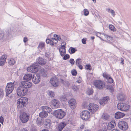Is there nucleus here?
Here are the masks:
<instances>
[{
	"label": "nucleus",
	"mask_w": 131,
	"mask_h": 131,
	"mask_svg": "<svg viewBox=\"0 0 131 131\" xmlns=\"http://www.w3.org/2000/svg\"><path fill=\"white\" fill-rule=\"evenodd\" d=\"M41 119H39L38 118L36 120V123L38 126H40L41 125Z\"/></svg>",
	"instance_id": "nucleus-41"
},
{
	"label": "nucleus",
	"mask_w": 131,
	"mask_h": 131,
	"mask_svg": "<svg viewBox=\"0 0 131 131\" xmlns=\"http://www.w3.org/2000/svg\"><path fill=\"white\" fill-rule=\"evenodd\" d=\"M93 85L97 89L102 90L105 87V83L103 81L96 80L93 82Z\"/></svg>",
	"instance_id": "nucleus-5"
},
{
	"label": "nucleus",
	"mask_w": 131,
	"mask_h": 131,
	"mask_svg": "<svg viewBox=\"0 0 131 131\" xmlns=\"http://www.w3.org/2000/svg\"><path fill=\"white\" fill-rule=\"evenodd\" d=\"M104 36L107 38V41L108 43H112L114 42V40L113 38L107 35H104Z\"/></svg>",
	"instance_id": "nucleus-26"
},
{
	"label": "nucleus",
	"mask_w": 131,
	"mask_h": 131,
	"mask_svg": "<svg viewBox=\"0 0 131 131\" xmlns=\"http://www.w3.org/2000/svg\"><path fill=\"white\" fill-rule=\"evenodd\" d=\"M30 131H37L36 129V126H34L32 127L30 129Z\"/></svg>",
	"instance_id": "nucleus-54"
},
{
	"label": "nucleus",
	"mask_w": 131,
	"mask_h": 131,
	"mask_svg": "<svg viewBox=\"0 0 131 131\" xmlns=\"http://www.w3.org/2000/svg\"><path fill=\"white\" fill-rule=\"evenodd\" d=\"M63 42H62V43L61 44V47H60V49H62V50L65 49L66 47L65 46L66 45V43H65V44H64L63 45H62V44L63 43Z\"/></svg>",
	"instance_id": "nucleus-55"
},
{
	"label": "nucleus",
	"mask_w": 131,
	"mask_h": 131,
	"mask_svg": "<svg viewBox=\"0 0 131 131\" xmlns=\"http://www.w3.org/2000/svg\"><path fill=\"white\" fill-rule=\"evenodd\" d=\"M77 51L76 48H73L72 47H70L69 50V51L71 54L74 53Z\"/></svg>",
	"instance_id": "nucleus-29"
},
{
	"label": "nucleus",
	"mask_w": 131,
	"mask_h": 131,
	"mask_svg": "<svg viewBox=\"0 0 131 131\" xmlns=\"http://www.w3.org/2000/svg\"><path fill=\"white\" fill-rule=\"evenodd\" d=\"M86 104H84V107L85 108H87L89 110H91V112L93 114L99 108V106L97 105L94 103H90L89 105H87Z\"/></svg>",
	"instance_id": "nucleus-7"
},
{
	"label": "nucleus",
	"mask_w": 131,
	"mask_h": 131,
	"mask_svg": "<svg viewBox=\"0 0 131 131\" xmlns=\"http://www.w3.org/2000/svg\"><path fill=\"white\" fill-rule=\"evenodd\" d=\"M105 81L107 83H113V80L112 78L111 77V76L108 78V79L107 80Z\"/></svg>",
	"instance_id": "nucleus-43"
},
{
	"label": "nucleus",
	"mask_w": 131,
	"mask_h": 131,
	"mask_svg": "<svg viewBox=\"0 0 131 131\" xmlns=\"http://www.w3.org/2000/svg\"><path fill=\"white\" fill-rule=\"evenodd\" d=\"M77 66L81 70H82L83 69V67L81 65V64H78Z\"/></svg>",
	"instance_id": "nucleus-59"
},
{
	"label": "nucleus",
	"mask_w": 131,
	"mask_h": 131,
	"mask_svg": "<svg viewBox=\"0 0 131 131\" xmlns=\"http://www.w3.org/2000/svg\"><path fill=\"white\" fill-rule=\"evenodd\" d=\"M51 125V121L49 119H46L45 120L44 125L46 126V127L48 129L50 128Z\"/></svg>",
	"instance_id": "nucleus-24"
},
{
	"label": "nucleus",
	"mask_w": 131,
	"mask_h": 131,
	"mask_svg": "<svg viewBox=\"0 0 131 131\" xmlns=\"http://www.w3.org/2000/svg\"><path fill=\"white\" fill-rule=\"evenodd\" d=\"M7 58V56L6 55H3L2 56L1 58V59L2 60H6V59Z\"/></svg>",
	"instance_id": "nucleus-53"
},
{
	"label": "nucleus",
	"mask_w": 131,
	"mask_h": 131,
	"mask_svg": "<svg viewBox=\"0 0 131 131\" xmlns=\"http://www.w3.org/2000/svg\"><path fill=\"white\" fill-rule=\"evenodd\" d=\"M84 15L85 16H88L89 14V12L87 9H84Z\"/></svg>",
	"instance_id": "nucleus-48"
},
{
	"label": "nucleus",
	"mask_w": 131,
	"mask_h": 131,
	"mask_svg": "<svg viewBox=\"0 0 131 131\" xmlns=\"http://www.w3.org/2000/svg\"><path fill=\"white\" fill-rule=\"evenodd\" d=\"M60 100L61 102H65L67 101V98L65 95H63L61 96Z\"/></svg>",
	"instance_id": "nucleus-35"
},
{
	"label": "nucleus",
	"mask_w": 131,
	"mask_h": 131,
	"mask_svg": "<svg viewBox=\"0 0 131 131\" xmlns=\"http://www.w3.org/2000/svg\"><path fill=\"white\" fill-rule=\"evenodd\" d=\"M4 95L3 92L2 90L0 89V98H2Z\"/></svg>",
	"instance_id": "nucleus-51"
},
{
	"label": "nucleus",
	"mask_w": 131,
	"mask_h": 131,
	"mask_svg": "<svg viewBox=\"0 0 131 131\" xmlns=\"http://www.w3.org/2000/svg\"><path fill=\"white\" fill-rule=\"evenodd\" d=\"M39 74H40V76L41 75L43 77H47L46 72L45 70L42 68L40 70Z\"/></svg>",
	"instance_id": "nucleus-23"
},
{
	"label": "nucleus",
	"mask_w": 131,
	"mask_h": 131,
	"mask_svg": "<svg viewBox=\"0 0 131 131\" xmlns=\"http://www.w3.org/2000/svg\"><path fill=\"white\" fill-rule=\"evenodd\" d=\"M76 101L73 99H71L68 102L69 106L72 109H74L76 107Z\"/></svg>",
	"instance_id": "nucleus-17"
},
{
	"label": "nucleus",
	"mask_w": 131,
	"mask_h": 131,
	"mask_svg": "<svg viewBox=\"0 0 131 131\" xmlns=\"http://www.w3.org/2000/svg\"><path fill=\"white\" fill-rule=\"evenodd\" d=\"M48 115L47 113L45 111H44L40 113L39 114V116L41 118H45Z\"/></svg>",
	"instance_id": "nucleus-27"
},
{
	"label": "nucleus",
	"mask_w": 131,
	"mask_h": 131,
	"mask_svg": "<svg viewBox=\"0 0 131 131\" xmlns=\"http://www.w3.org/2000/svg\"><path fill=\"white\" fill-rule=\"evenodd\" d=\"M82 62L81 59L80 58H78L76 60L75 63L76 65H77L78 64H81V63Z\"/></svg>",
	"instance_id": "nucleus-42"
},
{
	"label": "nucleus",
	"mask_w": 131,
	"mask_h": 131,
	"mask_svg": "<svg viewBox=\"0 0 131 131\" xmlns=\"http://www.w3.org/2000/svg\"><path fill=\"white\" fill-rule=\"evenodd\" d=\"M72 88L74 90L77 91L78 90V88L75 85H73L72 86Z\"/></svg>",
	"instance_id": "nucleus-50"
},
{
	"label": "nucleus",
	"mask_w": 131,
	"mask_h": 131,
	"mask_svg": "<svg viewBox=\"0 0 131 131\" xmlns=\"http://www.w3.org/2000/svg\"><path fill=\"white\" fill-rule=\"evenodd\" d=\"M66 114V113L61 109L55 110L53 112V115L59 119L63 118Z\"/></svg>",
	"instance_id": "nucleus-4"
},
{
	"label": "nucleus",
	"mask_w": 131,
	"mask_h": 131,
	"mask_svg": "<svg viewBox=\"0 0 131 131\" xmlns=\"http://www.w3.org/2000/svg\"><path fill=\"white\" fill-rule=\"evenodd\" d=\"M40 74L38 73L34 74L33 75L32 78L33 82L35 84L39 83L40 80Z\"/></svg>",
	"instance_id": "nucleus-13"
},
{
	"label": "nucleus",
	"mask_w": 131,
	"mask_h": 131,
	"mask_svg": "<svg viewBox=\"0 0 131 131\" xmlns=\"http://www.w3.org/2000/svg\"><path fill=\"white\" fill-rule=\"evenodd\" d=\"M86 38H83L82 40V43L84 44H85L86 43Z\"/></svg>",
	"instance_id": "nucleus-52"
},
{
	"label": "nucleus",
	"mask_w": 131,
	"mask_h": 131,
	"mask_svg": "<svg viewBox=\"0 0 131 131\" xmlns=\"http://www.w3.org/2000/svg\"><path fill=\"white\" fill-rule=\"evenodd\" d=\"M15 62V60L13 58H10L8 61V64L11 66L14 65Z\"/></svg>",
	"instance_id": "nucleus-28"
},
{
	"label": "nucleus",
	"mask_w": 131,
	"mask_h": 131,
	"mask_svg": "<svg viewBox=\"0 0 131 131\" xmlns=\"http://www.w3.org/2000/svg\"><path fill=\"white\" fill-rule=\"evenodd\" d=\"M49 104L51 107L53 108H59L60 106V102L57 99H53L52 100Z\"/></svg>",
	"instance_id": "nucleus-12"
},
{
	"label": "nucleus",
	"mask_w": 131,
	"mask_h": 131,
	"mask_svg": "<svg viewBox=\"0 0 131 131\" xmlns=\"http://www.w3.org/2000/svg\"><path fill=\"white\" fill-rule=\"evenodd\" d=\"M70 56L68 54H66L65 55L63 58V59L66 60L67 59H69L70 58Z\"/></svg>",
	"instance_id": "nucleus-46"
},
{
	"label": "nucleus",
	"mask_w": 131,
	"mask_h": 131,
	"mask_svg": "<svg viewBox=\"0 0 131 131\" xmlns=\"http://www.w3.org/2000/svg\"><path fill=\"white\" fill-rule=\"evenodd\" d=\"M32 76L31 73L26 74L23 77V79L24 80L29 81L32 78Z\"/></svg>",
	"instance_id": "nucleus-22"
},
{
	"label": "nucleus",
	"mask_w": 131,
	"mask_h": 131,
	"mask_svg": "<svg viewBox=\"0 0 131 131\" xmlns=\"http://www.w3.org/2000/svg\"><path fill=\"white\" fill-rule=\"evenodd\" d=\"M116 125V124L115 122L112 121L108 124L107 127V129L108 130H110L115 127Z\"/></svg>",
	"instance_id": "nucleus-20"
},
{
	"label": "nucleus",
	"mask_w": 131,
	"mask_h": 131,
	"mask_svg": "<svg viewBox=\"0 0 131 131\" xmlns=\"http://www.w3.org/2000/svg\"><path fill=\"white\" fill-rule=\"evenodd\" d=\"M13 83L9 82L7 84V86L6 87V96H7L8 95L11 93L14 89Z\"/></svg>",
	"instance_id": "nucleus-8"
},
{
	"label": "nucleus",
	"mask_w": 131,
	"mask_h": 131,
	"mask_svg": "<svg viewBox=\"0 0 131 131\" xmlns=\"http://www.w3.org/2000/svg\"><path fill=\"white\" fill-rule=\"evenodd\" d=\"M50 53L49 52H45V55L47 58H49L50 57Z\"/></svg>",
	"instance_id": "nucleus-57"
},
{
	"label": "nucleus",
	"mask_w": 131,
	"mask_h": 131,
	"mask_svg": "<svg viewBox=\"0 0 131 131\" xmlns=\"http://www.w3.org/2000/svg\"><path fill=\"white\" fill-rule=\"evenodd\" d=\"M80 116L81 118L83 120L86 121L90 117V114L88 111L84 110L81 112Z\"/></svg>",
	"instance_id": "nucleus-10"
},
{
	"label": "nucleus",
	"mask_w": 131,
	"mask_h": 131,
	"mask_svg": "<svg viewBox=\"0 0 131 131\" xmlns=\"http://www.w3.org/2000/svg\"><path fill=\"white\" fill-rule=\"evenodd\" d=\"M85 69L89 70H91L92 67L90 64L86 65L85 66Z\"/></svg>",
	"instance_id": "nucleus-45"
},
{
	"label": "nucleus",
	"mask_w": 131,
	"mask_h": 131,
	"mask_svg": "<svg viewBox=\"0 0 131 131\" xmlns=\"http://www.w3.org/2000/svg\"><path fill=\"white\" fill-rule=\"evenodd\" d=\"M41 68V67L38 64L37 62H34L27 69L28 71L33 73L37 72Z\"/></svg>",
	"instance_id": "nucleus-3"
},
{
	"label": "nucleus",
	"mask_w": 131,
	"mask_h": 131,
	"mask_svg": "<svg viewBox=\"0 0 131 131\" xmlns=\"http://www.w3.org/2000/svg\"><path fill=\"white\" fill-rule=\"evenodd\" d=\"M59 51L61 56L62 57L66 53V49L61 50L60 49H59Z\"/></svg>",
	"instance_id": "nucleus-34"
},
{
	"label": "nucleus",
	"mask_w": 131,
	"mask_h": 131,
	"mask_svg": "<svg viewBox=\"0 0 131 131\" xmlns=\"http://www.w3.org/2000/svg\"><path fill=\"white\" fill-rule=\"evenodd\" d=\"M97 33H99V35H98V34H96V36L97 37H99L101 39V40H103V39H102V37H100L99 36H100V35H101V34H100V33H99V32H98Z\"/></svg>",
	"instance_id": "nucleus-60"
},
{
	"label": "nucleus",
	"mask_w": 131,
	"mask_h": 131,
	"mask_svg": "<svg viewBox=\"0 0 131 131\" xmlns=\"http://www.w3.org/2000/svg\"><path fill=\"white\" fill-rule=\"evenodd\" d=\"M20 86L17 88V93L19 96H25L27 93V88H30L32 85V83L27 81H22L20 83Z\"/></svg>",
	"instance_id": "nucleus-1"
},
{
	"label": "nucleus",
	"mask_w": 131,
	"mask_h": 131,
	"mask_svg": "<svg viewBox=\"0 0 131 131\" xmlns=\"http://www.w3.org/2000/svg\"><path fill=\"white\" fill-rule=\"evenodd\" d=\"M109 115L107 114L104 113L102 115V117L103 119L107 120L109 118Z\"/></svg>",
	"instance_id": "nucleus-36"
},
{
	"label": "nucleus",
	"mask_w": 131,
	"mask_h": 131,
	"mask_svg": "<svg viewBox=\"0 0 131 131\" xmlns=\"http://www.w3.org/2000/svg\"><path fill=\"white\" fill-rule=\"evenodd\" d=\"M69 62L72 65H73L75 62V61L73 59L71 58L69 60Z\"/></svg>",
	"instance_id": "nucleus-49"
},
{
	"label": "nucleus",
	"mask_w": 131,
	"mask_h": 131,
	"mask_svg": "<svg viewBox=\"0 0 131 131\" xmlns=\"http://www.w3.org/2000/svg\"><path fill=\"white\" fill-rule=\"evenodd\" d=\"M48 94L49 95V96L51 98L55 96L54 93L53 91H48Z\"/></svg>",
	"instance_id": "nucleus-32"
},
{
	"label": "nucleus",
	"mask_w": 131,
	"mask_h": 131,
	"mask_svg": "<svg viewBox=\"0 0 131 131\" xmlns=\"http://www.w3.org/2000/svg\"><path fill=\"white\" fill-rule=\"evenodd\" d=\"M42 111H45L48 113H50L51 111V108L47 106H42L41 107Z\"/></svg>",
	"instance_id": "nucleus-25"
},
{
	"label": "nucleus",
	"mask_w": 131,
	"mask_h": 131,
	"mask_svg": "<svg viewBox=\"0 0 131 131\" xmlns=\"http://www.w3.org/2000/svg\"><path fill=\"white\" fill-rule=\"evenodd\" d=\"M4 32L2 31H0V40L1 41L3 40L4 36Z\"/></svg>",
	"instance_id": "nucleus-38"
},
{
	"label": "nucleus",
	"mask_w": 131,
	"mask_h": 131,
	"mask_svg": "<svg viewBox=\"0 0 131 131\" xmlns=\"http://www.w3.org/2000/svg\"><path fill=\"white\" fill-rule=\"evenodd\" d=\"M118 126L119 129L123 130H126L128 128L127 123L124 121L119 122L118 124Z\"/></svg>",
	"instance_id": "nucleus-11"
},
{
	"label": "nucleus",
	"mask_w": 131,
	"mask_h": 131,
	"mask_svg": "<svg viewBox=\"0 0 131 131\" xmlns=\"http://www.w3.org/2000/svg\"><path fill=\"white\" fill-rule=\"evenodd\" d=\"M125 114L123 113L119 112H118L115 114V117L116 119H118L124 116Z\"/></svg>",
	"instance_id": "nucleus-21"
},
{
	"label": "nucleus",
	"mask_w": 131,
	"mask_h": 131,
	"mask_svg": "<svg viewBox=\"0 0 131 131\" xmlns=\"http://www.w3.org/2000/svg\"><path fill=\"white\" fill-rule=\"evenodd\" d=\"M30 117L29 114L24 112L20 113L19 118L21 122L23 123L27 122Z\"/></svg>",
	"instance_id": "nucleus-6"
},
{
	"label": "nucleus",
	"mask_w": 131,
	"mask_h": 131,
	"mask_svg": "<svg viewBox=\"0 0 131 131\" xmlns=\"http://www.w3.org/2000/svg\"><path fill=\"white\" fill-rule=\"evenodd\" d=\"M121 61L120 63H121L122 64H123L124 63V61L123 59V58H121Z\"/></svg>",
	"instance_id": "nucleus-63"
},
{
	"label": "nucleus",
	"mask_w": 131,
	"mask_h": 131,
	"mask_svg": "<svg viewBox=\"0 0 131 131\" xmlns=\"http://www.w3.org/2000/svg\"><path fill=\"white\" fill-rule=\"evenodd\" d=\"M93 92V90L91 89L88 88L87 89V93L88 95H91Z\"/></svg>",
	"instance_id": "nucleus-37"
},
{
	"label": "nucleus",
	"mask_w": 131,
	"mask_h": 131,
	"mask_svg": "<svg viewBox=\"0 0 131 131\" xmlns=\"http://www.w3.org/2000/svg\"><path fill=\"white\" fill-rule=\"evenodd\" d=\"M104 88H106L108 90L110 91V92L113 93L114 92V88L113 87L112 85H110L109 86H107L106 87H105Z\"/></svg>",
	"instance_id": "nucleus-31"
},
{
	"label": "nucleus",
	"mask_w": 131,
	"mask_h": 131,
	"mask_svg": "<svg viewBox=\"0 0 131 131\" xmlns=\"http://www.w3.org/2000/svg\"><path fill=\"white\" fill-rule=\"evenodd\" d=\"M50 39H47L46 40V42L47 44H49L51 42Z\"/></svg>",
	"instance_id": "nucleus-58"
},
{
	"label": "nucleus",
	"mask_w": 131,
	"mask_h": 131,
	"mask_svg": "<svg viewBox=\"0 0 131 131\" xmlns=\"http://www.w3.org/2000/svg\"><path fill=\"white\" fill-rule=\"evenodd\" d=\"M107 11L108 13H111L113 17L115 16V12L112 9H111L110 8L107 9Z\"/></svg>",
	"instance_id": "nucleus-40"
},
{
	"label": "nucleus",
	"mask_w": 131,
	"mask_h": 131,
	"mask_svg": "<svg viewBox=\"0 0 131 131\" xmlns=\"http://www.w3.org/2000/svg\"><path fill=\"white\" fill-rule=\"evenodd\" d=\"M36 62L40 66H43L45 65L47 62V60L44 58L39 57L36 59Z\"/></svg>",
	"instance_id": "nucleus-14"
},
{
	"label": "nucleus",
	"mask_w": 131,
	"mask_h": 131,
	"mask_svg": "<svg viewBox=\"0 0 131 131\" xmlns=\"http://www.w3.org/2000/svg\"><path fill=\"white\" fill-rule=\"evenodd\" d=\"M4 121V119L3 117L1 116L0 117V123L2 124H3Z\"/></svg>",
	"instance_id": "nucleus-56"
},
{
	"label": "nucleus",
	"mask_w": 131,
	"mask_h": 131,
	"mask_svg": "<svg viewBox=\"0 0 131 131\" xmlns=\"http://www.w3.org/2000/svg\"><path fill=\"white\" fill-rule=\"evenodd\" d=\"M63 131H71L70 129L69 128H64Z\"/></svg>",
	"instance_id": "nucleus-62"
},
{
	"label": "nucleus",
	"mask_w": 131,
	"mask_h": 131,
	"mask_svg": "<svg viewBox=\"0 0 131 131\" xmlns=\"http://www.w3.org/2000/svg\"><path fill=\"white\" fill-rule=\"evenodd\" d=\"M6 62L5 60H0V66H3L4 64Z\"/></svg>",
	"instance_id": "nucleus-47"
},
{
	"label": "nucleus",
	"mask_w": 131,
	"mask_h": 131,
	"mask_svg": "<svg viewBox=\"0 0 131 131\" xmlns=\"http://www.w3.org/2000/svg\"><path fill=\"white\" fill-rule=\"evenodd\" d=\"M109 28L111 30L113 31H115L116 30V29L115 28L114 26L112 25H109Z\"/></svg>",
	"instance_id": "nucleus-39"
},
{
	"label": "nucleus",
	"mask_w": 131,
	"mask_h": 131,
	"mask_svg": "<svg viewBox=\"0 0 131 131\" xmlns=\"http://www.w3.org/2000/svg\"><path fill=\"white\" fill-rule=\"evenodd\" d=\"M28 40V39L26 37H25L24 38L23 41L24 43L26 42Z\"/></svg>",
	"instance_id": "nucleus-61"
},
{
	"label": "nucleus",
	"mask_w": 131,
	"mask_h": 131,
	"mask_svg": "<svg viewBox=\"0 0 131 131\" xmlns=\"http://www.w3.org/2000/svg\"><path fill=\"white\" fill-rule=\"evenodd\" d=\"M21 131H28L26 128H23Z\"/></svg>",
	"instance_id": "nucleus-64"
},
{
	"label": "nucleus",
	"mask_w": 131,
	"mask_h": 131,
	"mask_svg": "<svg viewBox=\"0 0 131 131\" xmlns=\"http://www.w3.org/2000/svg\"><path fill=\"white\" fill-rule=\"evenodd\" d=\"M67 124L65 122H60L57 126V129L59 131H61Z\"/></svg>",
	"instance_id": "nucleus-18"
},
{
	"label": "nucleus",
	"mask_w": 131,
	"mask_h": 131,
	"mask_svg": "<svg viewBox=\"0 0 131 131\" xmlns=\"http://www.w3.org/2000/svg\"><path fill=\"white\" fill-rule=\"evenodd\" d=\"M28 103V99L25 97H21L18 100L17 106L18 110H21L26 107Z\"/></svg>",
	"instance_id": "nucleus-2"
},
{
	"label": "nucleus",
	"mask_w": 131,
	"mask_h": 131,
	"mask_svg": "<svg viewBox=\"0 0 131 131\" xmlns=\"http://www.w3.org/2000/svg\"><path fill=\"white\" fill-rule=\"evenodd\" d=\"M117 107L118 109L119 110L122 111L126 112L128 111L130 105L124 103H118L117 104Z\"/></svg>",
	"instance_id": "nucleus-9"
},
{
	"label": "nucleus",
	"mask_w": 131,
	"mask_h": 131,
	"mask_svg": "<svg viewBox=\"0 0 131 131\" xmlns=\"http://www.w3.org/2000/svg\"><path fill=\"white\" fill-rule=\"evenodd\" d=\"M50 82L52 86L55 87H57L59 84V82L57 78L56 77L51 78Z\"/></svg>",
	"instance_id": "nucleus-15"
},
{
	"label": "nucleus",
	"mask_w": 131,
	"mask_h": 131,
	"mask_svg": "<svg viewBox=\"0 0 131 131\" xmlns=\"http://www.w3.org/2000/svg\"><path fill=\"white\" fill-rule=\"evenodd\" d=\"M71 73H72V75L73 76H76L77 74V72L76 70L75 69H74L73 70H72L71 71Z\"/></svg>",
	"instance_id": "nucleus-44"
},
{
	"label": "nucleus",
	"mask_w": 131,
	"mask_h": 131,
	"mask_svg": "<svg viewBox=\"0 0 131 131\" xmlns=\"http://www.w3.org/2000/svg\"><path fill=\"white\" fill-rule=\"evenodd\" d=\"M45 47V43L41 42L39 43L37 48L39 49L42 50Z\"/></svg>",
	"instance_id": "nucleus-30"
},
{
	"label": "nucleus",
	"mask_w": 131,
	"mask_h": 131,
	"mask_svg": "<svg viewBox=\"0 0 131 131\" xmlns=\"http://www.w3.org/2000/svg\"><path fill=\"white\" fill-rule=\"evenodd\" d=\"M110 100V98L108 96H106L104 97L100 100V103L101 105L104 106L107 103L108 101Z\"/></svg>",
	"instance_id": "nucleus-16"
},
{
	"label": "nucleus",
	"mask_w": 131,
	"mask_h": 131,
	"mask_svg": "<svg viewBox=\"0 0 131 131\" xmlns=\"http://www.w3.org/2000/svg\"><path fill=\"white\" fill-rule=\"evenodd\" d=\"M102 75L105 80H107L108 79V78L110 77V75L106 73L105 72L103 73Z\"/></svg>",
	"instance_id": "nucleus-33"
},
{
	"label": "nucleus",
	"mask_w": 131,
	"mask_h": 131,
	"mask_svg": "<svg viewBox=\"0 0 131 131\" xmlns=\"http://www.w3.org/2000/svg\"><path fill=\"white\" fill-rule=\"evenodd\" d=\"M117 99L121 101H125L126 100V95L123 93H119L117 96Z\"/></svg>",
	"instance_id": "nucleus-19"
}]
</instances>
